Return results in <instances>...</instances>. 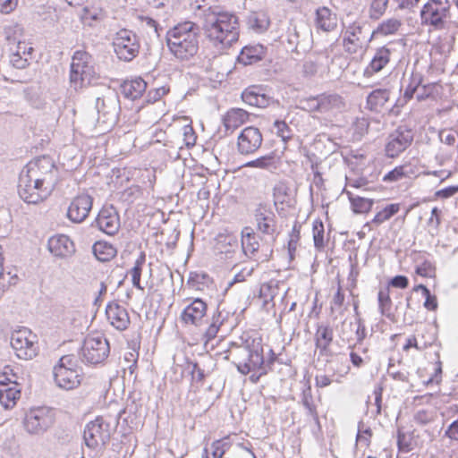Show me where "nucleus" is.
<instances>
[{"instance_id":"nucleus-1","label":"nucleus","mask_w":458,"mask_h":458,"mask_svg":"<svg viewBox=\"0 0 458 458\" xmlns=\"http://www.w3.org/2000/svg\"><path fill=\"white\" fill-rule=\"evenodd\" d=\"M203 30L215 45L230 47L239 38L238 18L219 6H209L202 11Z\"/></svg>"},{"instance_id":"nucleus-2","label":"nucleus","mask_w":458,"mask_h":458,"mask_svg":"<svg viewBox=\"0 0 458 458\" xmlns=\"http://www.w3.org/2000/svg\"><path fill=\"white\" fill-rule=\"evenodd\" d=\"M199 38V27L192 21H184L167 31L166 44L177 59L188 61L198 53Z\"/></svg>"},{"instance_id":"nucleus-3","label":"nucleus","mask_w":458,"mask_h":458,"mask_svg":"<svg viewBox=\"0 0 458 458\" xmlns=\"http://www.w3.org/2000/svg\"><path fill=\"white\" fill-rule=\"evenodd\" d=\"M237 370L247 375L250 372L260 371L261 375L267 374L261 338H248L242 345H235L231 352Z\"/></svg>"},{"instance_id":"nucleus-4","label":"nucleus","mask_w":458,"mask_h":458,"mask_svg":"<svg viewBox=\"0 0 458 458\" xmlns=\"http://www.w3.org/2000/svg\"><path fill=\"white\" fill-rule=\"evenodd\" d=\"M53 374L56 385L65 390L78 387L82 379L81 368L73 355L61 357L54 367Z\"/></svg>"},{"instance_id":"nucleus-5","label":"nucleus","mask_w":458,"mask_h":458,"mask_svg":"<svg viewBox=\"0 0 458 458\" xmlns=\"http://www.w3.org/2000/svg\"><path fill=\"white\" fill-rule=\"evenodd\" d=\"M96 71L91 55L84 50L74 52L70 67V84L75 90L81 89L95 77Z\"/></svg>"},{"instance_id":"nucleus-6","label":"nucleus","mask_w":458,"mask_h":458,"mask_svg":"<svg viewBox=\"0 0 458 458\" xmlns=\"http://www.w3.org/2000/svg\"><path fill=\"white\" fill-rule=\"evenodd\" d=\"M54 409L40 406L30 409L25 415L23 425L26 431L32 435H42L55 423Z\"/></svg>"},{"instance_id":"nucleus-7","label":"nucleus","mask_w":458,"mask_h":458,"mask_svg":"<svg viewBox=\"0 0 458 458\" xmlns=\"http://www.w3.org/2000/svg\"><path fill=\"white\" fill-rule=\"evenodd\" d=\"M449 8L447 0H428L420 10L421 24L431 26L435 30L443 29L449 15Z\"/></svg>"},{"instance_id":"nucleus-8","label":"nucleus","mask_w":458,"mask_h":458,"mask_svg":"<svg viewBox=\"0 0 458 458\" xmlns=\"http://www.w3.org/2000/svg\"><path fill=\"white\" fill-rule=\"evenodd\" d=\"M113 47L114 53L120 60L130 62L134 59L140 50L137 35L131 30L123 29L116 32Z\"/></svg>"},{"instance_id":"nucleus-9","label":"nucleus","mask_w":458,"mask_h":458,"mask_svg":"<svg viewBox=\"0 0 458 458\" xmlns=\"http://www.w3.org/2000/svg\"><path fill=\"white\" fill-rule=\"evenodd\" d=\"M109 352V343L102 335L87 336L81 349L82 360L90 364L103 362L108 357Z\"/></svg>"},{"instance_id":"nucleus-10","label":"nucleus","mask_w":458,"mask_h":458,"mask_svg":"<svg viewBox=\"0 0 458 458\" xmlns=\"http://www.w3.org/2000/svg\"><path fill=\"white\" fill-rule=\"evenodd\" d=\"M18 194L28 204H38L49 195L50 191L44 187V183L36 182L27 174L20 173L18 181Z\"/></svg>"},{"instance_id":"nucleus-11","label":"nucleus","mask_w":458,"mask_h":458,"mask_svg":"<svg viewBox=\"0 0 458 458\" xmlns=\"http://www.w3.org/2000/svg\"><path fill=\"white\" fill-rule=\"evenodd\" d=\"M414 133L406 125L398 126L392 131L385 146V152L387 157L394 158L407 149L412 143Z\"/></svg>"},{"instance_id":"nucleus-12","label":"nucleus","mask_w":458,"mask_h":458,"mask_svg":"<svg viewBox=\"0 0 458 458\" xmlns=\"http://www.w3.org/2000/svg\"><path fill=\"white\" fill-rule=\"evenodd\" d=\"M55 165L48 156H41L30 161L21 171L36 182L49 183L53 182V172Z\"/></svg>"},{"instance_id":"nucleus-13","label":"nucleus","mask_w":458,"mask_h":458,"mask_svg":"<svg viewBox=\"0 0 458 458\" xmlns=\"http://www.w3.org/2000/svg\"><path fill=\"white\" fill-rule=\"evenodd\" d=\"M35 338L27 328L15 330L11 335V346L16 356L21 360H31L38 354L37 343L30 337Z\"/></svg>"},{"instance_id":"nucleus-14","label":"nucleus","mask_w":458,"mask_h":458,"mask_svg":"<svg viewBox=\"0 0 458 458\" xmlns=\"http://www.w3.org/2000/svg\"><path fill=\"white\" fill-rule=\"evenodd\" d=\"M110 437V425L102 417H98L95 420L89 422L83 432L86 445L92 449L98 445H106Z\"/></svg>"},{"instance_id":"nucleus-15","label":"nucleus","mask_w":458,"mask_h":458,"mask_svg":"<svg viewBox=\"0 0 458 458\" xmlns=\"http://www.w3.org/2000/svg\"><path fill=\"white\" fill-rule=\"evenodd\" d=\"M96 109L104 123H115L121 111L118 93L110 88L106 89L101 97L97 98Z\"/></svg>"},{"instance_id":"nucleus-16","label":"nucleus","mask_w":458,"mask_h":458,"mask_svg":"<svg viewBox=\"0 0 458 458\" xmlns=\"http://www.w3.org/2000/svg\"><path fill=\"white\" fill-rule=\"evenodd\" d=\"M253 216L257 230L265 235L270 236L274 242L277 235L276 216L270 206L266 203L258 204L253 212Z\"/></svg>"},{"instance_id":"nucleus-17","label":"nucleus","mask_w":458,"mask_h":458,"mask_svg":"<svg viewBox=\"0 0 458 458\" xmlns=\"http://www.w3.org/2000/svg\"><path fill=\"white\" fill-rule=\"evenodd\" d=\"M92 225L108 235H114L120 229V216L116 208L113 205L104 206Z\"/></svg>"},{"instance_id":"nucleus-18","label":"nucleus","mask_w":458,"mask_h":458,"mask_svg":"<svg viewBox=\"0 0 458 458\" xmlns=\"http://www.w3.org/2000/svg\"><path fill=\"white\" fill-rule=\"evenodd\" d=\"M93 206V198L87 194H79L71 201L68 210L67 217L72 223L81 224L88 216Z\"/></svg>"},{"instance_id":"nucleus-19","label":"nucleus","mask_w":458,"mask_h":458,"mask_svg":"<svg viewBox=\"0 0 458 458\" xmlns=\"http://www.w3.org/2000/svg\"><path fill=\"white\" fill-rule=\"evenodd\" d=\"M262 141L263 137L258 128L246 127L238 136V151L242 155L253 154L260 148Z\"/></svg>"},{"instance_id":"nucleus-20","label":"nucleus","mask_w":458,"mask_h":458,"mask_svg":"<svg viewBox=\"0 0 458 458\" xmlns=\"http://www.w3.org/2000/svg\"><path fill=\"white\" fill-rule=\"evenodd\" d=\"M208 305L200 298H195L188 304L180 315L182 323L199 327L207 314Z\"/></svg>"},{"instance_id":"nucleus-21","label":"nucleus","mask_w":458,"mask_h":458,"mask_svg":"<svg viewBox=\"0 0 458 458\" xmlns=\"http://www.w3.org/2000/svg\"><path fill=\"white\" fill-rule=\"evenodd\" d=\"M390 97L391 90L389 89H376L367 96L366 108L375 114L388 112Z\"/></svg>"},{"instance_id":"nucleus-22","label":"nucleus","mask_w":458,"mask_h":458,"mask_svg":"<svg viewBox=\"0 0 458 458\" xmlns=\"http://www.w3.org/2000/svg\"><path fill=\"white\" fill-rule=\"evenodd\" d=\"M106 315L110 324L120 331L127 329L131 323L127 310L115 301L106 305Z\"/></svg>"},{"instance_id":"nucleus-23","label":"nucleus","mask_w":458,"mask_h":458,"mask_svg":"<svg viewBox=\"0 0 458 458\" xmlns=\"http://www.w3.org/2000/svg\"><path fill=\"white\" fill-rule=\"evenodd\" d=\"M344 106L343 98L338 94H321L311 100V108L319 113L340 110Z\"/></svg>"},{"instance_id":"nucleus-24","label":"nucleus","mask_w":458,"mask_h":458,"mask_svg":"<svg viewBox=\"0 0 458 458\" xmlns=\"http://www.w3.org/2000/svg\"><path fill=\"white\" fill-rule=\"evenodd\" d=\"M242 99L244 103L265 108L274 102V98L264 92L260 86H251L242 93Z\"/></svg>"},{"instance_id":"nucleus-25","label":"nucleus","mask_w":458,"mask_h":458,"mask_svg":"<svg viewBox=\"0 0 458 458\" xmlns=\"http://www.w3.org/2000/svg\"><path fill=\"white\" fill-rule=\"evenodd\" d=\"M391 50L386 47L376 50L370 63L364 69L363 75L371 78L374 74L381 72L390 62Z\"/></svg>"},{"instance_id":"nucleus-26","label":"nucleus","mask_w":458,"mask_h":458,"mask_svg":"<svg viewBox=\"0 0 458 458\" xmlns=\"http://www.w3.org/2000/svg\"><path fill=\"white\" fill-rule=\"evenodd\" d=\"M47 245L49 251L55 257L64 258L75 251L72 241L64 234L51 237Z\"/></svg>"},{"instance_id":"nucleus-27","label":"nucleus","mask_w":458,"mask_h":458,"mask_svg":"<svg viewBox=\"0 0 458 458\" xmlns=\"http://www.w3.org/2000/svg\"><path fill=\"white\" fill-rule=\"evenodd\" d=\"M266 55V47L263 45H248L242 47L237 61L243 65H250L261 61Z\"/></svg>"},{"instance_id":"nucleus-28","label":"nucleus","mask_w":458,"mask_h":458,"mask_svg":"<svg viewBox=\"0 0 458 458\" xmlns=\"http://www.w3.org/2000/svg\"><path fill=\"white\" fill-rule=\"evenodd\" d=\"M249 118V113L242 108H232L223 117L226 133H232L242 126Z\"/></svg>"},{"instance_id":"nucleus-29","label":"nucleus","mask_w":458,"mask_h":458,"mask_svg":"<svg viewBox=\"0 0 458 458\" xmlns=\"http://www.w3.org/2000/svg\"><path fill=\"white\" fill-rule=\"evenodd\" d=\"M371 32L369 25L367 24V22L356 21L346 28L344 38H352L356 44H358L359 41L363 43L370 42L371 40H369V38Z\"/></svg>"},{"instance_id":"nucleus-30","label":"nucleus","mask_w":458,"mask_h":458,"mask_svg":"<svg viewBox=\"0 0 458 458\" xmlns=\"http://www.w3.org/2000/svg\"><path fill=\"white\" fill-rule=\"evenodd\" d=\"M316 25L323 31H332L337 26V16L327 7H319L316 11Z\"/></svg>"},{"instance_id":"nucleus-31","label":"nucleus","mask_w":458,"mask_h":458,"mask_svg":"<svg viewBox=\"0 0 458 458\" xmlns=\"http://www.w3.org/2000/svg\"><path fill=\"white\" fill-rule=\"evenodd\" d=\"M147 82L140 77H137L131 81H125L121 85L123 94L126 98L135 100L140 98L146 91Z\"/></svg>"},{"instance_id":"nucleus-32","label":"nucleus","mask_w":458,"mask_h":458,"mask_svg":"<svg viewBox=\"0 0 458 458\" xmlns=\"http://www.w3.org/2000/svg\"><path fill=\"white\" fill-rule=\"evenodd\" d=\"M20 385L0 386V403L5 409L13 408L21 396Z\"/></svg>"},{"instance_id":"nucleus-33","label":"nucleus","mask_w":458,"mask_h":458,"mask_svg":"<svg viewBox=\"0 0 458 458\" xmlns=\"http://www.w3.org/2000/svg\"><path fill=\"white\" fill-rule=\"evenodd\" d=\"M378 309L382 316H385L392 322H396V317L392 309V300L390 298L389 289H380L377 293Z\"/></svg>"},{"instance_id":"nucleus-34","label":"nucleus","mask_w":458,"mask_h":458,"mask_svg":"<svg viewBox=\"0 0 458 458\" xmlns=\"http://www.w3.org/2000/svg\"><path fill=\"white\" fill-rule=\"evenodd\" d=\"M245 230H250V232H248L244 233V231L242 232V249L244 255L249 258L252 259L256 252H258L259 249V242L257 239L256 234L250 228L246 227Z\"/></svg>"},{"instance_id":"nucleus-35","label":"nucleus","mask_w":458,"mask_h":458,"mask_svg":"<svg viewBox=\"0 0 458 458\" xmlns=\"http://www.w3.org/2000/svg\"><path fill=\"white\" fill-rule=\"evenodd\" d=\"M93 253L97 259L106 262L116 255V249L106 242H97L92 247Z\"/></svg>"},{"instance_id":"nucleus-36","label":"nucleus","mask_w":458,"mask_h":458,"mask_svg":"<svg viewBox=\"0 0 458 458\" xmlns=\"http://www.w3.org/2000/svg\"><path fill=\"white\" fill-rule=\"evenodd\" d=\"M334 340V329L329 325L319 324L317 326L314 335L315 346L331 345Z\"/></svg>"},{"instance_id":"nucleus-37","label":"nucleus","mask_w":458,"mask_h":458,"mask_svg":"<svg viewBox=\"0 0 458 458\" xmlns=\"http://www.w3.org/2000/svg\"><path fill=\"white\" fill-rule=\"evenodd\" d=\"M346 193L351 202L352 209L354 213H367L371 209L373 205V199L365 197L354 196L350 191H347Z\"/></svg>"},{"instance_id":"nucleus-38","label":"nucleus","mask_w":458,"mask_h":458,"mask_svg":"<svg viewBox=\"0 0 458 458\" xmlns=\"http://www.w3.org/2000/svg\"><path fill=\"white\" fill-rule=\"evenodd\" d=\"M248 24L253 30L260 33L268 29L270 21L265 13H253L248 18Z\"/></svg>"},{"instance_id":"nucleus-39","label":"nucleus","mask_w":458,"mask_h":458,"mask_svg":"<svg viewBox=\"0 0 458 458\" xmlns=\"http://www.w3.org/2000/svg\"><path fill=\"white\" fill-rule=\"evenodd\" d=\"M225 319V317H223L222 313L218 310L213 314L212 321L203 335L206 343L216 337L220 327L223 325Z\"/></svg>"},{"instance_id":"nucleus-40","label":"nucleus","mask_w":458,"mask_h":458,"mask_svg":"<svg viewBox=\"0 0 458 458\" xmlns=\"http://www.w3.org/2000/svg\"><path fill=\"white\" fill-rule=\"evenodd\" d=\"M401 26V21L397 19H389L383 21L378 25L377 30H373L370 34L369 40H372L375 35H390L395 33Z\"/></svg>"},{"instance_id":"nucleus-41","label":"nucleus","mask_w":458,"mask_h":458,"mask_svg":"<svg viewBox=\"0 0 458 458\" xmlns=\"http://www.w3.org/2000/svg\"><path fill=\"white\" fill-rule=\"evenodd\" d=\"M400 210V204L398 203H392L388 204L386 208H384L382 210L378 211L374 218L372 219V223L379 225L383 224L384 222L389 220L392 216H394L395 214H397Z\"/></svg>"},{"instance_id":"nucleus-42","label":"nucleus","mask_w":458,"mask_h":458,"mask_svg":"<svg viewBox=\"0 0 458 458\" xmlns=\"http://www.w3.org/2000/svg\"><path fill=\"white\" fill-rule=\"evenodd\" d=\"M423 79V75L420 72L411 73L410 81L403 93V98H405V101H409L413 98L415 92L420 86H422Z\"/></svg>"},{"instance_id":"nucleus-43","label":"nucleus","mask_w":458,"mask_h":458,"mask_svg":"<svg viewBox=\"0 0 458 458\" xmlns=\"http://www.w3.org/2000/svg\"><path fill=\"white\" fill-rule=\"evenodd\" d=\"M301 403L305 409L307 410V413L312 417L315 422H319L318 414L317 411L316 405L313 403V396L311 394V388L308 386L302 392Z\"/></svg>"},{"instance_id":"nucleus-44","label":"nucleus","mask_w":458,"mask_h":458,"mask_svg":"<svg viewBox=\"0 0 458 458\" xmlns=\"http://www.w3.org/2000/svg\"><path fill=\"white\" fill-rule=\"evenodd\" d=\"M314 247L317 250H322L325 247V227L321 220L317 219L312 225Z\"/></svg>"},{"instance_id":"nucleus-45","label":"nucleus","mask_w":458,"mask_h":458,"mask_svg":"<svg viewBox=\"0 0 458 458\" xmlns=\"http://www.w3.org/2000/svg\"><path fill=\"white\" fill-rule=\"evenodd\" d=\"M19 375L11 365L4 367L0 373V386L20 385Z\"/></svg>"},{"instance_id":"nucleus-46","label":"nucleus","mask_w":458,"mask_h":458,"mask_svg":"<svg viewBox=\"0 0 458 458\" xmlns=\"http://www.w3.org/2000/svg\"><path fill=\"white\" fill-rule=\"evenodd\" d=\"M229 437L214 441L210 445L212 458H223L224 454L231 448Z\"/></svg>"},{"instance_id":"nucleus-47","label":"nucleus","mask_w":458,"mask_h":458,"mask_svg":"<svg viewBox=\"0 0 458 458\" xmlns=\"http://www.w3.org/2000/svg\"><path fill=\"white\" fill-rule=\"evenodd\" d=\"M275 155L273 153L262 156L259 158L247 162L243 165L244 167H256L260 169L276 168Z\"/></svg>"},{"instance_id":"nucleus-48","label":"nucleus","mask_w":458,"mask_h":458,"mask_svg":"<svg viewBox=\"0 0 458 458\" xmlns=\"http://www.w3.org/2000/svg\"><path fill=\"white\" fill-rule=\"evenodd\" d=\"M276 291L277 286L273 285L272 282L262 284L259 289V297L263 299L265 304H267L269 301H273Z\"/></svg>"},{"instance_id":"nucleus-49","label":"nucleus","mask_w":458,"mask_h":458,"mask_svg":"<svg viewBox=\"0 0 458 458\" xmlns=\"http://www.w3.org/2000/svg\"><path fill=\"white\" fill-rule=\"evenodd\" d=\"M389 0H371L370 17L378 19L386 10Z\"/></svg>"},{"instance_id":"nucleus-50","label":"nucleus","mask_w":458,"mask_h":458,"mask_svg":"<svg viewBox=\"0 0 458 458\" xmlns=\"http://www.w3.org/2000/svg\"><path fill=\"white\" fill-rule=\"evenodd\" d=\"M274 126L277 131V135L281 137L284 141L286 142L292 138V131L284 121L276 120L274 122Z\"/></svg>"},{"instance_id":"nucleus-51","label":"nucleus","mask_w":458,"mask_h":458,"mask_svg":"<svg viewBox=\"0 0 458 458\" xmlns=\"http://www.w3.org/2000/svg\"><path fill=\"white\" fill-rule=\"evenodd\" d=\"M10 64L13 66V68L17 70H25L29 67L30 62L27 58L22 57L20 54V51H17L16 53H13L10 55Z\"/></svg>"},{"instance_id":"nucleus-52","label":"nucleus","mask_w":458,"mask_h":458,"mask_svg":"<svg viewBox=\"0 0 458 458\" xmlns=\"http://www.w3.org/2000/svg\"><path fill=\"white\" fill-rule=\"evenodd\" d=\"M301 36L299 31L296 30V27L294 26L293 29H289L288 30V38H287V43H288V49L292 52H298V47L301 45Z\"/></svg>"},{"instance_id":"nucleus-53","label":"nucleus","mask_w":458,"mask_h":458,"mask_svg":"<svg viewBox=\"0 0 458 458\" xmlns=\"http://www.w3.org/2000/svg\"><path fill=\"white\" fill-rule=\"evenodd\" d=\"M415 272L420 276L431 277L435 273V266L430 261L424 260L416 267Z\"/></svg>"},{"instance_id":"nucleus-54","label":"nucleus","mask_w":458,"mask_h":458,"mask_svg":"<svg viewBox=\"0 0 458 458\" xmlns=\"http://www.w3.org/2000/svg\"><path fill=\"white\" fill-rule=\"evenodd\" d=\"M287 190L288 188L284 183L276 184L273 188L275 204H284L286 201Z\"/></svg>"},{"instance_id":"nucleus-55","label":"nucleus","mask_w":458,"mask_h":458,"mask_svg":"<svg viewBox=\"0 0 458 458\" xmlns=\"http://www.w3.org/2000/svg\"><path fill=\"white\" fill-rule=\"evenodd\" d=\"M372 436V431L369 428H365L362 421L358 424V434L356 437L357 442H364L366 445H369V437Z\"/></svg>"},{"instance_id":"nucleus-56","label":"nucleus","mask_w":458,"mask_h":458,"mask_svg":"<svg viewBox=\"0 0 458 458\" xmlns=\"http://www.w3.org/2000/svg\"><path fill=\"white\" fill-rule=\"evenodd\" d=\"M169 91V89L165 87H159L154 89H151L148 92L146 96V102L147 103H155L161 99L163 96L167 94Z\"/></svg>"},{"instance_id":"nucleus-57","label":"nucleus","mask_w":458,"mask_h":458,"mask_svg":"<svg viewBox=\"0 0 458 458\" xmlns=\"http://www.w3.org/2000/svg\"><path fill=\"white\" fill-rule=\"evenodd\" d=\"M208 279L209 276L205 273L191 272L187 283L194 287L199 284H205Z\"/></svg>"},{"instance_id":"nucleus-58","label":"nucleus","mask_w":458,"mask_h":458,"mask_svg":"<svg viewBox=\"0 0 458 458\" xmlns=\"http://www.w3.org/2000/svg\"><path fill=\"white\" fill-rule=\"evenodd\" d=\"M457 135L456 131L448 130L440 131L438 133L440 141L448 146H453L455 143Z\"/></svg>"},{"instance_id":"nucleus-59","label":"nucleus","mask_w":458,"mask_h":458,"mask_svg":"<svg viewBox=\"0 0 458 458\" xmlns=\"http://www.w3.org/2000/svg\"><path fill=\"white\" fill-rule=\"evenodd\" d=\"M403 169L401 165L394 167L393 170L389 171L383 177V181L386 182H397L403 179Z\"/></svg>"},{"instance_id":"nucleus-60","label":"nucleus","mask_w":458,"mask_h":458,"mask_svg":"<svg viewBox=\"0 0 458 458\" xmlns=\"http://www.w3.org/2000/svg\"><path fill=\"white\" fill-rule=\"evenodd\" d=\"M146 261V254L144 251H141L137 258L133 267L131 269L130 274L131 276H141L142 267Z\"/></svg>"},{"instance_id":"nucleus-61","label":"nucleus","mask_w":458,"mask_h":458,"mask_svg":"<svg viewBox=\"0 0 458 458\" xmlns=\"http://www.w3.org/2000/svg\"><path fill=\"white\" fill-rule=\"evenodd\" d=\"M387 373L394 380L402 382L409 381V372L395 371L394 369V364H392L391 362L388 364Z\"/></svg>"},{"instance_id":"nucleus-62","label":"nucleus","mask_w":458,"mask_h":458,"mask_svg":"<svg viewBox=\"0 0 458 458\" xmlns=\"http://www.w3.org/2000/svg\"><path fill=\"white\" fill-rule=\"evenodd\" d=\"M363 44H364L363 42H360V41L358 42V44H356V42L354 41V39H352V38H350L344 37L343 45H344L345 51L348 52L349 54L357 53L358 49L361 48Z\"/></svg>"},{"instance_id":"nucleus-63","label":"nucleus","mask_w":458,"mask_h":458,"mask_svg":"<svg viewBox=\"0 0 458 458\" xmlns=\"http://www.w3.org/2000/svg\"><path fill=\"white\" fill-rule=\"evenodd\" d=\"M255 267H251L250 268L244 267L240 272H238L233 279L229 283V286L236 283L244 282L248 276H250L254 271Z\"/></svg>"},{"instance_id":"nucleus-64","label":"nucleus","mask_w":458,"mask_h":458,"mask_svg":"<svg viewBox=\"0 0 458 458\" xmlns=\"http://www.w3.org/2000/svg\"><path fill=\"white\" fill-rule=\"evenodd\" d=\"M184 142L187 147H193L196 143V134L193 128L187 125L183 128Z\"/></svg>"}]
</instances>
